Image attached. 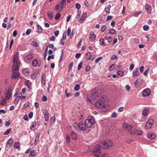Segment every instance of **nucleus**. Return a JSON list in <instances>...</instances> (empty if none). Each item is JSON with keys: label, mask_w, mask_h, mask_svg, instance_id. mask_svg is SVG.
<instances>
[{"label": "nucleus", "mask_w": 157, "mask_h": 157, "mask_svg": "<svg viewBox=\"0 0 157 157\" xmlns=\"http://www.w3.org/2000/svg\"><path fill=\"white\" fill-rule=\"evenodd\" d=\"M13 64L12 67V78L13 79H18L19 78L20 73L19 72V61L18 60L17 54H15L13 58Z\"/></svg>", "instance_id": "1"}, {"label": "nucleus", "mask_w": 157, "mask_h": 157, "mask_svg": "<svg viewBox=\"0 0 157 157\" xmlns=\"http://www.w3.org/2000/svg\"><path fill=\"white\" fill-rule=\"evenodd\" d=\"M73 127L75 130H78L79 129L82 131H84L87 128L85 123L83 122L79 123H75L73 124Z\"/></svg>", "instance_id": "2"}, {"label": "nucleus", "mask_w": 157, "mask_h": 157, "mask_svg": "<svg viewBox=\"0 0 157 157\" xmlns=\"http://www.w3.org/2000/svg\"><path fill=\"white\" fill-rule=\"evenodd\" d=\"M85 123L87 128H90L92 125L95 124V121L94 119L91 117H88L87 119H86L85 122Z\"/></svg>", "instance_id": "3"}, {"label": "nucleus", "mask_w": 157, "mask_h": 157, "mask_svg": "<svg viewBox=\"0 0 157 157\" xmlns=\"http://www.w3.org/2000/svg\"><path fill=\"white\" fill-rule=\"evenodd\" d=\"M95 107L98 108H103L104 109V111H105L107 110V108H106V106L104 105V103L102 101L99 100L95 103Z\"/></svg>", "instance_id": "4"}, {"label": "nucleus", "mask_w": 157, "mask_h": 157, "mask_svg": "<svg viewBox=\"0 0 157 157\" xmlns=\"http://www.w3.org/2000/svg\"><path fill=\"white\" fill-rule=\"evenodd\" d=\"M113 145V143L110 140H106L102 144L103 148L105 149H108L110 147Z\"/></svg>", "instance_id": "5"}, {"label": "nucleus", "mask_w": 157, "mask_h": 157, "mask_svg": "<svg viewBox=\"0 0 157 157\" xmlns=\"http://www.w3.org/2000/svg\"><path fill=\"white\" fill-rule=\"evenodd\" d=\"M102 147V146L100 145H98L95 147L92 151L93 154L94 156H99L101 153L100 148Z\"/></svg>", "instance_id": "6"}, {"label": "nucleus", "mask_w": 157, "mask_h": 157, "mask_svg": "<svg viewBox=\"0 0 157 157\" xmlns=\"http://www.w3.org/2000/svg\"><path fill=\"white\" fill-rule=\"evenodd\" d=\"M129 133L131 134H132L135 133L138 135H140L142 134L143 132L142 130L139 128H136L134 131L132 130H131L129 131Z\"/></svg>", "instance_id": "7"}, {"label": "nucleus", "mask_w": 157, "mask_h": 157, "mask_svg": "<svg viewBox=\"0 0 157 157\" xmlns=\"http://www.w3.org/2000/svg\"><path fill=\"white\" fill-rule=\"evenodd\" d=\"M154 120L153 119L149 120L146 124L145 127L146 129H148L151 128L154 123Z\"/></svg>", "instance_id": "8"}, {"label": "nucleus", "mask_w": 157, "mask_h": 157, "mask_svg": "<svg viewBox=\"0 0 157 157\" xmlns=\"http://www.w3.org/2000/svg\"><path fill=\"white\" fill-rule=\"evenodd\" d=\"M122 128L126 130H129L133 128V127L127 123L124 124L122 126Z\"/></svg>", "instance_id": "9"}, {"label": "nucleus", "mask_w": 157, "mask_h": 157, "mask_svg": "<svg viewBox=\"0 0 157 157\" xmlns=\"http://www.w3.org/2000/svg\"><path fill=\"white\" fill-rule=\"evenodd\" d=\"M151 92L150 89L147 88L144 89L143 92V95L144 97H147L150 95Z\"/></svg>", "instance_id": "10"}, {"label": "nucleus", "mask_w": 157, "mask_h": 157, "mask_svg": "<svg viewBox=\"0 0 157 157\" xmlns=\"http://www.w3.org/2000/svg\"><path fill=\"white\" fill-rule=\"evenodd\" d=\"M87 13H84L82 14L81 17L78 20L79 23H82L86 17Z\"/></svg>", "instance_id": "11"}, {"label": "nucleus", "mask_w": 157, "mask_h": 157, "mask_svg": "<svg viewBox=\"0 0 157 157\" xmlns=\"http://www.w3.org/2000/svg\"><path fill=\"white\" fill-rule=\"evenodd\" d=\"M132 77L133 78H136L140 75L139 72L138 71V69L137 68H135L133 71Z\"/></svg>", "instance_id": "12"}, {"label": "nucleus", "mask_w": 157, "mask_h": 157, "mask_svg": "<svg viewBox=\"0 0 157 157\" xmlns=\"http://www.w3.org/2000/svg\"><path fill=\"white\" fill-rule=\"evenodd\" d=\"M145 9L147 10V13L151 14L152 11V8L148 4H146L145 6Z\"/></svg>", "instance_id": "13"}, {"label": "nucleus", "mask_w": 157, "mask_h": 157, "mask_svg": "<svg viewBox=\"0 0 157 157\" xmlns=\"http://www.w3.org/2000/svg\"><path fill=\"white\" fill-rule=\"evenodd\" d=\"M94 97L93 94H91L90 95H88L87 97V101L93 103L94 101Z\"/></svg>", "instance_id": "14"}, {"label": "nucleus", "mask_w": 157, "mask_h": 157, "mask_svg": "<svg viewBox=\"0 0 157 157\" xmlns=\"http://www.w3.org/2000/svg\"><path fill=\"white\" fill-rule=\"evenodd\" d=\"M96 36L94 34V32L93 31H91L90 32L89 38L90 40L91 41H94L95 39Z\"/></svg>", "instance_id": "15"}, {"label": "nucleus", "mask_w": 157, "mask_h": 157, "mask_svg": "<svg viewBox=\"0 0 157 157\" xmlns=\"http://www.w3.org/2000/svg\"><path fill=\"white\" fill-rule=\"evenodd\" d=\"M13 143V140L12 138H10L7 141L6 145L7 148H10L12 145Z\"/></svg>", "instance_id": "16"}, {"label": "nucleus", "mask_w": 157, "mask_h": 157, "mask_svg": "<svg viewBox=\"0 0 157 157\" xmlns=\"http://www.w3.org/2000/svg\"><path fill=\"white\" fill-rule=\"evenodd\" d=\"M71 135L72 138L74 140L77 139L78 138V135L75 132L72 131L71 132Z\"/></svg>", "instance_id": "17"}, {"label": "nucleus", "mask_w": 157, "mask_h": 157, "mask_svg": "<svg viewBox=\"0 0 157 157\" xmlns=\"http://www.w3.org/2000/svg\"><path fill=\"white\" fill-rule=\"evenodd\" d=\"M147 136L149 139H153L155 137L156 135L155 133L150 132L147 133Z\"/></svg>", "instance_id": "18"}, {"label": "nucleus", "mask_w": 157, "mask_h": 157, "mask_svg": "<svg viewBox=\"0 0 157 157\" xmlns=\"http://www.w3.org/2000/svg\"><path fill=\"white\" fill-rule=\"evenodd\" d=\"M46 75L45 73L43 74L41 78V83L43 85H45L46 84Z\"/></svg>", "instance_id": "19"}, {"label": "nucleus", "mask_w": 157, "mask_h": 157, "mask_svg": "<svg viewBox=\"0 0 157 157\" xmlns=\"http://www.w3.org/2000/svg\"><path fill=\"white\" fill-rule=\"evenodd\" d=\"M11 89L9 88L7 91V93L6 94V100L9 99L11 96Z\"/></svg>", "instance_id": "20"}, {"label": "nucleus", "mask_w": 157, "mask_h": 157, "mask_svg": "<svg viewBox=\"0 0 157 157\" xmlns=\"http://www.w3.org/2000/svg\"><path fill=\"white\" fill-rule=\"evenodd\" d=\"M36 154V151L35 150H32L29 155V157H34Z\"/></svg>", "instance_id": "21"}, {"label": "nucleus", "mask_w": 157, "mask_h": 157, "mask_svg": "<svg viewBox=\"0 0 157 157\" xmlns=\"http://www.w3.org/2000/svg\"><path fill=\"white\" fill-rule=\"evenodd\" d=\"M149 110L147 109H144L143 111L142 114L143 116H147L149 113Z\"/></svg>", "instance_id": "22"}, {"label": "nucleus", "mask_w": 157, "mask_h": 157, "mask_svg": "<svg viewBox=\"0 0 157 157\" xmlns=\"http://www.w3.org/2000/svg\"><path fill=\"white\" fill-rule=\"evenodd\" d=\"M99 44L100 45L104 46H105L106 44L104 42L105 40L103 38H100L99 40Z\"/></svg>", "instance_id": "23"}, {"label": "nucleus", "mask_w": 157, "mask_h": 157, "mask_svg": "<svg viewBox=\"0 0 157 157\" xmlns=\"http://www.w3.org/2000/svg\"><path fill=\"white\" fill-rule=\"evenodd\" d=\"M111 7V6L110 5H108L106 7H105V11L107 13H109V10Z\"/></svg>", "instance_id": "24"}, {"label": "nucleus", "mask_w": 157, "mask_h": 157, "mask_svg": "<svg viewBox=\"0 0 157 157\" xmlns=\"http://www.w3.org/2000/svg\"><path fill=\"white\" fill-rule=\"evenodd\" d=\"M36 126V123L35 122H32L30 126V129L32 130H34L35 127Z\"/></svg>", "instance_id": "25"}, {"label": "nucleus", "mask_w": 157, "mask_h": 157, "mask_svg": "<svg viewBox=\"0 0 157 157\" xmlns=\"http://www.w3.org/2000/svg\"><path fill=\"white\" fill-rule=\"evenodd\" d=\"M40 134H38L36 136L34 144L36 145L38 143L39 140Z\"/></svg>", "instance_id": "26"}, {"label": "nucleus", "mask_w": 157, "mask_h": 157, "mask_svg": "<svg viewBox=\"0 0 157 157\" xmlns=\"http://www.w3.org/2000/svg\"><path fill=\"white\" fill-rule=\"evenodd\" d=\"M25 84L26 86H27L29 89H30V86L31 85L30 82L29 80H27L25 82Z\"/></svg>", "instance_id": "27"}, {"label": "nucleus", "mask_w": 157, "mask_h": 157, "mask_svg": "<svg viewBox=\"0 0 157 157\" xmlns=\"http://www.w3.org/2000/svg\"><path fill=\"white\" fill-rule=\"evenodd\" d=\"M37 32L40 33H42L43 31V29L39 25H37Z\"/></svg>", "instance_id": "28"}, {"label": "nucleus", "mask_w": 157, "mask_h": 157, "mask_svg": "<svg viewBox=\"0 0 157 157\" xmlns=\"http://www.w3.org/2000/svg\"><path fill=\"white\" fill-rule=\"evenodd\" d=\"M33 58V56L31 54H29L25 56V60H30Z\"/></svg>", "instance_id": "29"}, {"label": "nucleus", "mask_w": 157, "mask_h": 157, "mask_svg": "<svg viewBox=\"0 0 157 157\" xmlns=\"http://www.w3.org/2000/svg\"><path fill=\"white\" fill-rule=\"evenodd\" d=\"M14 147L15 148L18 149L20 147V144L18 142L14 143Z\"/></svg>", "instance_id": "30"}, {"label": "nucleus", "mask_w": 157, "mask_h": 157, "mask_svg": "<svg viewBox=\"0 0 157 157\" xmlns=\"http://www.w3.org/2000/svg\"><path fill=\"white\" fill-rule=\"evenodd\" d=\"M37 64H38V66H40L39 63H38L37 60L36 59H34L32 62L33 65L34 66H36L37 65Z\"/></svg>", "instance_id": "31"}, {"label": "nucleus", "mask_w": 157, "mask_h": 157, "mask_svg": "<svg viewBox=\"0 0 157 157\" xmlns=\"http://www.w3.org/2000/svg\"><path fill=\"white\" fill-rule=\"evenodd\" d=\"M48 16L49 20H51L52 19L53 17V15L52 13H51L50 12H48Z\"/></svg>", "instance_id": "32"}, {"label": "nucleus", "mask_w": 157, "mask_h": 157, "mask_svg": "<svg viewBox=\"0 0 157 157\" xmlns=\"http://www.w3.org/2000/svg\"><path fill=\"white\" fill-rule=\"evenodd\" d=\"M66 140L67 143H70L71 141L70 138L69 134H67L66 136Z\"/></svg>", "instance_id": "33"}, {"label": "nucleus", "mask_w": 157, "mask_h": 157, "mask_svg": "<svg viewBox=\"0 0 157 157\" xmlns=\"http://www.w3.org/2000/svg\"><path fill=\"white\" fill-rule=\"evenodd\" d=\"M110 59L112 60H115L117 59H118V57L115 55H113L111 56L110 57Z\"/></svg>", "instance_id": "34"}, {"label": "nucleus", "mask_w": 157, "mask_h": 157, "mask_svg": "<svg viewBox=\"0 0 157 157\" xmlns=\"http://www.w3.org/2000/svg\"><path fill=\"white\" fill-rule=\"evenodd\" d=\"M61 16V15L60 13H57V14H56V16L55 17V20H58L59 18Z\"/></svg>", "instance_id": "35"}, {"label": "nucleus", "mask_w": 157, "mask_h": 157, "mask_svg": "<svg viewBox=\"0 0 157 157\" xmlns=\"http://www.w3.org/2000/svg\"><path fill=\"white\" fill-rule=\"evenodd\" d=\"M80 87V85L78 84H77L75 85V86L74 87V90L76 91H78Z\"/></svg>", "instance_id": "36"}, {"label": "nucleus", "mask_w": 157, "mask_h": 157, "mask_svg": "<svg viewBox=\"0 0 157 157\" xmlns=\"http://www.w3.org/2000/svg\"><path fill=\"white\" fill-rule=\"evenodd\" d=\"M110 34L113 35L115 34L116 33V31L113 29H111L109 30Z\"/></svg>", "instance_id": "37"}, {"label": "nucleus", "mask_w": 157, "mask_h": 157, "mask_svg": "<svg viewBox=\"0 0 157 157\" xmlns=\"http://www.w3.org/2000/svg\"><path fill=\"white\" fill-rule=\"evenodd\" d=\"M107 28V26L105 25H104L102 26L101 29V33L103 32Z\"/></svg>", "instance_id": "38"}, {"label": "nucleus", "mask_w": 157, "mask_h": 157, "mask_svg": "<svg viewBox=\"0 0 157 157\" xmlns=\"http://www.w3.org/2000/svg\"><path fill=\"white\" fill-rule=\"evenodd\" d=\"M117 74L118 75L121 76L123 75L124 73L122 71H119L117 72Z\"/></svg>", "instance_id": "39"}, {"label": "nucleus", "mask_w": 157, "mask_h": 157, "mask_svg": "<svg viewBox=\"0 0 157 157\" xmlns=\"http://www.w3.org/2000/svg\"><path fill=\"white\" fill-rule=\"evenodd\" d=\"M82 62H81L78 64V67L77 70L78 71H79L82 67Z\"/></svg>", "instance_id": "40"}, {"label": "nucleus", "mask_w": 157, "mask_h": 157, "mask_svg": "<svg viewBox=\"0 0 157 157\" xmlns=\"http://www.w3.org/2000/svg\"><path fill=\"white\" fill-rule=\"evenodd\" d=\"M19 97H17L15 98L14 101V103L15 104L17 105L18 103L19 100Z\"/></svg>", "instance_id": "41"}, {"label": "nucleus", "mask_w": 157, "mask_h": 157, "mask_svg": "<svg viewBox=\"0 0 157 157\" xmlns=\"http://www.w3.org/2000/svg\"><path fill=\"white\" fill-rule=\"evenodd\" d=\"M43 113L44 115V116L48 115L49 114L48 111L46 109L44 110Z\"/></svg>", "instance_id": "42"}, {"label": "nucleus", "mask_w": 157, "mask_h": 157, "mask_svg": "<svg viewBox=\"0 0 157 157\" xmlns=\"http://www.w3.org/2000/svg\"><path fill=\"white\" fill-rule=\"evenodd\" d=\"M91 55L90 53L87 52L86 53L85 55V58L88 59V58L89 57H91Z\"/></svg>", "instance_id": "43"}, {"label": "nucleus", "mask_w": 157, "mask_h": 157, "mask_svg": "<svg viewBox=\"0 0 157 157\" xmlns=\"http://www.w3.org/2000/svg\"><path fill=\"white\" fill-rule=\"evenodd\" d=\"M76 8L78 10H79L81 8L80 5L78 3H76L75 4Z\"/></svg>", "instance_id": "44"}, {"label": "nucleus", "mask_w": 157, "mask_h": 157, "mask_svg": "<svg viewBox=\"0 0 157 157\" xmlns=\"http://www.w3.org/2000/svg\"><path fill=\"white\" fill-rule=\"evenodd\" d=\"M6 100L5 99L3 98L1 101L0 102V104L1 105H5L6 104Z\"/></svg>", "instance_id": "45"}, {"label": "nucleus", "mask_w": 157, "mask_h": 157, "mask_svg": "<svg viewBox=\"0 0 157 157\" xmlns=\"http://www.w3.org/2000/svg\"><path fill=\"white\" fill-rule=\"evenodd\" d=\"M115 67V65L114 64H112L109 68V70L110 71H112L113 70V68Z\"/></svg>", "instance_id": "46"}, {"label": "nucleus", "mask_w": 157, "mask_h": 157, "mask_svg": "<svg viewBox=\"0 0 157 157\" xmlns=\"http://www.w3.org/2000/svg\"><path fill=\"white\" fill-rule=\"evenodd\" d=\"M11 129L9 128L7 129L6 132H5L4 133V135H8L11 132Z\"/></svg>", "instance_id": "47"}, {"label": "nucleus", "mask_w": 157, "mask_h": 157, "mask_svg": "<svg viewBox=\"0 0 157 157\" xmlns=\"http://www.w3.org/2000/svg\"><path fill=\"white\" fill-rule=\"evenodd\" d=\"M139 78H137L136 82H134L135 85L136 87H138V84H139Z\"/></svg>", "instance_id": "48"}, {"label": "nucleus", "mask_w": 157, "mask_h": 157, "mask_svg": "<svg viewBox=\"0 0 157 157\" xmlns=\"http://www.w3.org/2000/svg\"><path fill=\"white\" fill-rule=\"evenodd\" d=\"M134 67V65L133 64H131L130 66L129 70L130 71H132Z\"/></svg>", "instance_id": "49"}, {"label": "nucleus", "mask_w": 157, "mask_h": 157, "mask_svg": "<svg viewBox=\"0 0 157 157\" xmlns=\"http://www.w3.org/2000/svg\"><path fill=\"white\" fill-rule=\"evenodd\" d=\"M117 116V114L115 112H113L111 114V117H112L115 118Z\"/></svg>", "instance_id": "50"}, {"label": "nucleus", "mask_w": 157, "mask_h": 157, "mask_svg": "<svg viewBox=\"0 0 157 157\" xmlns=\"http://www.w3.org/2000/svg\"><path fill=\"white\" fill-rule=\"evenodd\" d=\"M102 58L101 57H100L97 58L95 60V62L96 63H98L102 59Z\"/></svg>", "instance_id": "51"}, {"label": "nucleus", "mask_w": 157, "mask_h": 157, "mask_svg": "<svg viewBox=\"0 0 157 157\" xmlns=\"http://www.w3.org/2000/svg\"><path fill=\"white\" fill-rule=\"evenodd\" d=\"M149 28V27L147 25H145L143 26V29L145 31H147Z\"/></svg>", "instance_id": "52"}, {"label": "nucleus", "mask_w": 157, "mask_h": 157, "mask_svg": "<svg viewBox=\"0 0 157 157\" xmlns=\"http://www.w3.org/2000/svg\"><path fill=\"white\" fill-rule=\"evenodd\" d=\"M31 32V30L30 29H28L26 32V35L28 36L29 35V34Z\"/></svg>", "instance_id": "53"}, {"label": "nucleus", "mask_w": 157, "mask_h": 157, "mask_svg": "<svg viewBox=\"0 0 157 157\" xmlns=\"http://www.w3.org/2000/svg\"><path fill=\"white\" fill-rule=\"evenodd\" d=\"M67 33H64L63 34V36L61 39L65 40L66 38Z\"/></svg>", "instance_id": "54"}, {"label": "nucleus", "mask_w": 157, "mask_h": 157, "mask_svg": "<svg viewBox=\"0 0 157 157\" xmlns=\"http://www.w3.org/2000/svg\"><path fill=\"white\" fill-rule=\"evenodd\" d=\"M59 7H60L59 4H57L55 6V7L54 8V10H58L59 9Z\"/></svg>", "instance_id": "55"}, {"label": "nucleus", "mask_w": 157, "mask_h": 157, "mask_svg": "<svg viewBox=\"0 0 157 157\" xmlns=\"http://www.w3.org/2000/svg\"><path fill=\"white\" fill-rule=\"evenodd\" d=\"M81 55V54L80 53H77L75 56V57L76 59H78L80 58Z\"/></svg>", "instance_id": "56"}, {"label": "nucleus", "mask_w": 157, "mask_h": 157, "mask_svg": "<svg viewBox=\"0 0 157 157\" xmlns=\"http://www.w3.org/2000/svg\"><path fill=\"white\" fill-rule=\"evenodd\" d=\"M95 58V57L94 56H91V57H89L88 58V59L92 61Z\"/></svg>", "instance_id": "57"}, {"label": "nucleus", "mask_w": 157, "mask_h": 157, "mask_svg": "<svg viewBox=\"0 0 157 157\" xmlns=\"http://www.w3.org/2000/svg\"><path fill=\"white\" fill-rule=\"evenodd\" d=\"M73 66V63L72 62H71L69 66V69L70 70H71L72 69V67Z\"/></svg>", "instance_id": "58"}, {"label": "nucleus", "mask_w": 157, "mask_h": 157, "mask_svg": "<svg viewBox=\"0 0 157 157\" xmlns=\"http://www.w3.org/2000/svg\"><path fill=\"white\" fill-rule=\"evenodd\" d=\"M56 118L55 117H52L51 119V122L52 123H54L55 121Z\"/></svg>", "instance_id": "59"}, {"label": "nucleus", "mask_w": 157, "mask_h": 157, "mask_svg": "<svg viewBox=\"0 0 157 157\" xmlns=\"http://www.w3.org/2000/svg\"><path fill=\"white\" fill-rule=\"evenodd\" d=\"M113 18V17L112 16H111V15L107 17V18L106 19V21H109V20H111V19H112Z\"/></svg>", "instance_id": "60"}, {"label": "nucleus", "mask_w": 157, "mask_h": 157, "mask_svg": "<svg viewBox=\"0 0 157 157\" xmlns=\"http://www.w3.org/2000/svg\"><path fill=\"white\" fill-rule=\"evenodd\" d=\"M106 39L108 42H110L112 40V37L111 36H108L107 37Z\"/></svg>", "instance_id": "61"}, {"label": "nucleus", "mask_w": 157, "mask_h": 157, "mask_svg": "<svg viewBox=\"0 0 157 157\" xmlns=\"http://www.w3.org/2000/svg\"><path fill=\"white\" fill-rule=\"evenodd\" d=\"M90 67L89 65H87L85 68V70L86 71H90Z\"/></svg>", "instance_id": "62"}, {"label": "nucleus", "mask_w": 157, "mask_h": 157, "mask_svg": "<svg viewBox=\"0 0 157 157\" xmlns=\"http://www.w3.org/2000/svg\"><path fill=\"white\" fill-rule=\"evenodd\" d=\"M66 0H62L60 2L61 5H64L66 4Z\"/></svg>", "instance_id": "63"}, {"label": "nucleus", "mask_w": 157, "mask_h": 157, "mask_svg": "<svg viewBox=\"0 0 157 157\" xmlns=\"http://www.w3.org/2000/svg\"><path fill=\"white\" fill-rule=\"evenodd\" d=\"M71 33V29L70 28H69L68 29L67 32V34L68 36H69L70 35Z\"/></svg>", "instance_id": "64"}]
</instances>
